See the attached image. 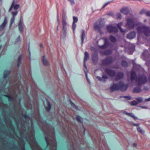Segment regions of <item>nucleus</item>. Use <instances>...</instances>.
<instances>
[{"label":"nucleus","mask_w":150,"mask_h":150,"mask_svg":"<svg viewBox=\"0 0 150 150\" xmlns=\"http://www.w3.org/2000/svg\"><path fill=\"white\" fill-rule=\"evenodd\" d=\"M116 38H110V40L112 42H114L116 40Z\"/></svg>","instance_id":"a18cd8bd"},{"label":"nucleus","mask_w":150,"mask_h":150,"mask_svg":"<svg viewBox=\"0 0 150 150\" xmlns=\"http://www.w3.org/2000/svg\"><path fill=\"white\" fill-rule=\"evenodd\" d=\"M97 78L98 79V80L100 81H103L104 82H105L106 79H108V77L106 75H103L102 76V78H101L99 76H97Z\"/></svg>","instance_id":"4468645a"},{"label":"nucleus","mask_w":150,"mask_h":150,"mask_svg":"<svg viewBox=\"0 0 150 150\" xmlns=\"http://www.w3.org/2000/svg\"><path fill=\"white\" fill-rule=\"evenodd\" d=\"M104 25L103 23L101 21L98 23L96 24L94 26V29L95 30H98L101 33V30Z\"/></svg>","instance_id":"423d86ee"},{"label":"nucleus","mask_w":150,"mask_h":150,"mask_svg":"<svg viewBox=\"0 0 150 150\" xmlns=\"http://www.w3.org/2000/svg\"><path fill=\"white\" fill-rule=\"evenodd\" d=\"M123 24V23L122 22H121L118 23L117 25L121 32L123 33H125L126 32L127 30L126 29L124 30L122 28L121 26Z\"/></svg>","instance_id":"f8f14e48"},{"label":"nucleus","mask_w":150,"mask_h":150,"mask_svg":"<svg viewBox=\"0 0 150 150\" xmlns=\"http://www.w3.org/2000/svg\"><path fill=\"white\" fill-rule=\"evenodd\" d=\"M136 36V33L134 31H132L127 35V38H135Z\"/></svg>","instance_id":"6ab92c4d"},{"label":"nucleus","mask_w":150,"mask_h":150,"mask_svg":"<svg viewBox=\"0 0 150 150\" xmlns=\"http://www.w3.org/2000/svg\"><path fill=\"white\" fill-rule=\"evenodd\" d=\"M73 23H75L77 22L78 21V18L77 17L73 16Z\"/></svg>","instance_id":"f704fd0d"},{"label":"nucleus","mask_w":150,"mask_h":150,"mask_svg":"<svg viewBox=\"0 0 150 150\" xmlns=\"http://www.w3.org/2000/svg\"><path fill=\"white\" fill-rule=\"evenodd\" d=\"M136 99L137 100V101L138 102V103H140L143 100V99L141 97H139V98H136Z\"/></svg>","instance_id":"473e14b6"},{"label":"nucleus","mask_w":150,"mask_h":150,"mask_svg":"<svg viewBox=\"0 0 150 150\" xmlns=\"http://www.w3.org/2000/svg\"><path fill=\"white\" fill-rule=\"evenodd\" d=\"M129 11V8L127 7H123L120 10V12L121 13H123L126 15L128 14Z\"/></svg>","instance_id":"9d476101"},{"label":"nucleus","mask_w":150,"mask_h":150,"mask_svg":"<svg viewBox=\"0 0 150 150\" xmlns=\"http://www.w3.org/2000/svg\"><path fill=\"white\" fill-rule=\"evenodd\" d=\"M146 76L144 75H139L135 79L136 82L139 85H141L145 83L147 81Z\"/></svg>","instance_id":"20e7f679"},{"label":"nucleus","mask_w":150,"mask_h":150,"mask_svg":"<svg viewBox=\"0 0 150 150\" xmlns=\"http://www.w3.org/2000/svg\"><path fill=\"white\" fill-rule=\"evenodd\" d=\"M14 3L15 1L14 0H13L12 2V4L9 9V11H10L12 10L13 8L15 10H16L19 8L20 5L18 4H16L14 5Z\"/></svg>","instance_id":"9b49d317"},{"label":"nucleus","mask_w":150,"mask_h":150,"mask_svg":"<svg viewBox=\"0 0 150 150\" xmlns=\"http://www.w3.org/2000/svg\"><path fill=\"white\" fill-rule=\"evenodd\" d=\"M137 30L139 34L143 33L146 36H150V27L145 25L142 24L138 26L137 28Z\"/></svg>","instance_id":"f03ea898"},{"label":"nucleus","mask_w":150,"mask_h":150,"mask_svg":"<svg viewBox=\"0 0 150 150\" xmlns=\"http://www.w3.org/2000/svg\"><path fill=\"white\" fill-rule=\"evenodd\" d=\"M126 23L125 26L128 29L132 28L135 26L136 23L133 18L127 17L126 18Z\"/></svg>","instance_id":"7ed1b4c3"},{"label":"nucleus","mask_w":150,"mask_h":150,"mask_svg":"<svg viewBox=\"0 0 150 150\" xmlns=\"http://www.w3.org/2000/svg\"><path fill=\"white\" fill-rule=\"evenodd\" d=\"M114 61L112 57H107L102 61V64L103 65H108L111 64Z\"/></svg>","instance_id":"39448f33"},{"label":"nucleus","mask_w":150,"mask_h":150,"mask_svg":"<svg viewBox=\"0 0 150 150\" xmlns=\"http://www.w3.org/2000/svg\"><path fill=\"white\" fill-rule=\"evenodd\" d=\"M145 14L146 15V16H150V11H146V12L145 13Z\"/></svg>","instance_id":"79ce46f5"},{"label":"nucleus","mask_w":150,"mask_h":150,"mask_svg":"<svg viewBox=\"0 0 150 150\" xmlns=\"http://www.w3.org/2000/svg\"><path fill=\"white\" fill-rule=\"evenodd\" d=\"M85 73H86V78L87 79L88 81V77H87V73L86 72H85Z\"/></svg>","instance_id":"5fc2aeb1"},{"label":"nucleus","mask_w":150,"mask_h":150,"mask_svg":"<svg viewBox=\"0 0 150 150\" xmlns=\"http://www.w3.org/2000/svg\"><path fill=\"white\" fill-rule=\"evenodd\" d=\"M128 116H130L132 117L134 120H136L138 119V118L136 116H135L132 113H129L128 114Z\"/></svg>","instance_id":"393cba45"},{"label":"nucleus","mask_w":150,"mask_h":150,"mask_svg":"<svg viewBox=\"0 0 150 150\" xmlns=\"http://www.w3.org/2000/svg\"><path fill=\"white\" fill-rule=\"evenodd\" d=\"M121 64L122 66L124 67H126L128 66V63L125 60H122V62Z\"/></svg>","instance_id":"a878e982"},{"label":"nucleus","mask_w":150,"mask_h":150,"mask_svg":"<svg viewBox=\"0 0 150 150\" xmlns=\"http://www.w3.org/2000/svg\"><path fill=\"white\" fill-rule=\"evenodd\" d=\"M133 46L134 48V47H135L134 46V45H133Z\"/></svg>","instance_id":"69168bd1"},{"label":"nucleus","mask_w":150,"mask_h":150,"mask_svg":"<svg viewBox=\"0 0 150 150\" xmlns=\"http://www.w3.org/2000/svg\"><path fill=\"white\" fill-rule=\"evenodd\" d=\"M131 80L132 81H134V80L137 79V76L135 72L132 71L131 73Z\"/></svg>","instance_id":"ddd939ff"},{"label":"nucleus","mask_w":150,"mask_h":150,"mask_svg":"<svg viewBox=\"0 0 150 150\" xmlns=\"http://www.w3.org/2000/svg\"><path fill=\"white\" fill-rule=\"evenodd\" d=\"M150 101V97L147 99H145V101L147 102V101Z\"/></svg>","instance_id":"3c124183"},{"label":"nucleus","mask_w":150,"mask_h":150,"mask_svg":"<svg viewBox=\"0 0 150 150\" xmlns=\"http://www.w3.org/2000/svg\"><path fill=\"white\" fill-rule=\"evenodd\" d=\"M18 26L19 31L20 32H22L23 31V27L21 21L19 22Z\"/></svg>","instance_id":"aec40b11"},{"label":"nucleus","mask_w":150,"mask_h":150,"mask_svg":"<svg viewBox=\"0 0 150 150\" xmlns=\"http://www.w3.org/2000/svg\"><path fill=\"white\" fill-rule=\"evenodd\" d=\"M92 60L94 63L96 62L98 60L97 56L96 55L93 56L92 57Z\"/></svg>","instance_id":"5701e85b"},{"label":"nucleus","mask_w":150,"mask_h":150,"mask_svg":"<svg viewBox=\"0 0 150 150\" xmlns=\"http://www.w3.org/2000/svg\"><path fill=\"white\" fill-rule=\"evenodd\" d=\"M7 22V20L6 17H5L4 19V22L0 25V30H3Z\"/></svg>","instance_id":"dca6fc26"},{"label":"nucleus","mask_w":150,"mask_h":150,"mask_svg":"<svg viewBox=\"0 0 150 150\" xmlns=\"http://www.w3.org/2000/svg\"><path fill=\"white\" fill-rule=\"evenodd\" d=\"M76 27V25L75 23H73L72 28L73 31H74L75 30Z\"/></svg>","instance_id":"e433bc0d"},{"label":"nucleus","mask_w":150,"mask_h":150,"mask_svg":"<svg viewBox=\"0 0 150 150\" xmlns=\"http://www.w3.org/2000/svg\"><path fill=\"white\" fill-rule=\"evenodd\" d=\"M85 37V31L83 30H81V38H84Z\"/></svg>","instance_id":"72a5a7b5"},{"label":"nucleus","mask_w":150,"mask_h":150,"mask_svg":"<svg viewBox=\"0 0 150 150\" xmlns=\"http://www.w3.org/2000/svg\"><path fill=\"white\" fill-rule=\"evenodd\" d=\"M112 53V51L110 50H106L104 52V54L106 55H108Z\"/></svg>","instance_id":"2f4dec72"},{"label":"nucleus","mask_w":150,"mask_h":150,"mask_svg":"<svg viewBox=\"0 0 150 150\" xmlns=\"http://www.w3.org/2000/svg\"><path fill=\"white\" fill-rule=\"evenodd\" d=\"M133 145L134 147H136L137 146V144L135 143H134L133 144Z\"/></svg>","instance_id":"864d4df0"},{"label":"nucleus","mask_w":150,"mask_h":150,"mask_svg":"<svg viewBox=\"0 0 150 150\" xmlns=\"http://www.w3.org/2000/svg\"><path fill=\"white\" fill-rule=\"evenodd\" d=\"M84 38H81V43L82 44L83 42Z\"/></svg>","instance_id":"4d7b16f0"},{"label":"nucleus","mask_w":150,"mask_h":150,"mask_svg":"<svg viewBox=\"0 0 150 150\" xmlns=\"http://www.w3.org/2000/svg\"><path fill=\"white\" fill-rule=\"evenodd\" d=\"M149 82H150V76L149 77Z\"/></svg>","instance_id":"680f3d73"},{"label":"nucleus","mask_w":150,"mask_h":150,"mask_svg":"<svg viewBox=\"0 0 150 150\" xmlns=\"http://www.w3.org/2000/svg\"><path fill=\"white\" fill-rule=\"evenodd\" d=\"M10 73V72L9 71L6 70L4 71V79H6L9 74Z\"/></svg>","instance_id":"412c9836"},{"label":"nucleus","mask_w":150,"mask_h":150,"mask_svg":"<svg viewBox=\"0 0 150 150\" xmlns=\"http://www.w3.org/2000/svg\"><path fill=\"white\" fill-rule=\"evenodd\" d=\"M141 89L140 87H136L133 90V92L134 93H137L141 91Z\"/></svg>","instance_id":"a211bd4d"},{"label":"nucleus","mask_w":150,"mask_h":150,"mask_svg":"<svg viewBox=\"0 0 150 150\" xmlns=\"http://www.w3.org/2000/svg\"><path fill=\"white\" fill-rule=\"evenodd\" d=\"M76 119L77 120L80 122H81V118L79 116H77L76 117Z\"/></svg>","instance_id":"c03bdc74"},{"label":"nucleus","mask_w":150,"mask_h":150,"mask_svg":"<svg viewBox=\"0 0 150 150\" xmlns=\"http://www.w3.org/2000/svg\"><path fill=\"white\" fill-rule=\"evenodd\" d=\"M72 5H73L74 4V0H69Z\"/></svg>","instance_id":"de8ad7c7"},{"label":"nucleus","mask_w":150,"mask_h":150,"mask_svg":"<svg viewBox=\"0 0 150 150\" xmlns=\"http://www.w3.org/2000/svg\"><path fill=\"white\" fill-rule=\"evenodd\" d=\"M138 104V102L135 100H133L130 103V104L132 105H136Z\"/></svg>","instance_id":"7c9ffc66"},{"label":"nucleus","mask_w":150,"mask_h":150,"mask_svg":"<svg viewBox=\"0 0 150 150\" xmlns=\"http://www.w3.org/2000/svg\"><path fill=\"white\" fill-rule=\"evenodd\" d=\"M127 85H125L123 82L120 81L118 84L113 83L110 86V88L111 92L120 89L122 92H125L127 89Z\"/></svg>","instance_id":"f257e3e1"},{"label":"nucleus","mask_w":150,"mask_h":150,"mask_svg":"<svg viewBox=\"0 0 150 150\" xmlns=\"http://www.w3.org/2000/svg\"><path fill=\"white\" fill-rule=\"evenodd\" d=\"M62 30L63 34L64 35H66L67 32V22L66 21V20L65 18H63L62 22Z\"/></svg>","instance_id":"6e6552de"},{"label":"nucleus","mask_w":150,"mask_h":150,"mask_svg":"<svg viewBox=\"0 0 150 150\" xmlns=\"http://www.w3.org/2000/svg\"><path fill=\"white\" fill-rule=\"evenodd\" d=\"M146 21H147V20H146V19H144V23L146 22Z\"/></svg>","instance_id":"052dcab7"},{"label":"nucleus","mask_w":150,"mask_h":150,"mask_svg":"<svg viewBox=\"0 0 150 150\" xmlns=\"http://www.w3.org/2000/svg\"><path fill=\"white\" fill-rule=\"evenodd\" d=\"M22 59V57L21 56H19L18 57V64L17 66L18 67L19 66V65L21 64V60Z\"/></svg>","instance_id":"cd10ccee"},{"label":"nucleus","mask_w":150,"mask_h":150,"mask_svg":"<svg viewBox=\"0 0 150 150\" xmlns=\"http://www.w3.org/2000/svg\"><path fill=\"white\" fill-rule=\"evenodd\" d=\"M129 38L131 40V39H132L133 38Z\"/></svg>","instance_id":"774afa93"},{"label":"nucleus","mask_w":150,"mask_h":150,"mask_svg":"<svg viewBox=\"0 0 150 150\" xmlns=\"http://www.w3.org/2000/svg\"><path fill=\"white\" fill-rule=\"evenodd\" d=\"M137 131L138 132H140V133H141V134H143L144 132V131L142 130V129H141L140 128V127H139V126L138 127H137Z\"/></svg>","instance_id":"c85d7f7f"},{"label":"nucleus","mask_w":150,"mask_h":150,"mask_svg":"<svg viewBox=\"0 0 150 150\" xmlns=\"http://www.w3.org/2000/svg\"><path fill=\"white\" fill-rule=\"evenodd\" d=\"M105 41L104 45L102 46V48H105L107 47L109 45V42L108 40V38H103Z\"/></svg>","instance_id":"f3484780"},{"label":"nucleus","mask_w":150,"mask_h":150,"mask_svg":"<svg viewBox=\"0 0 150 150\" xmlns=\"http://www.w3.org/2000/svg\"><path fill=\"white\" fill-rule=\"evenodd\" d=\"M71 103L72 106H73L76 109H78V107L77 106L75 105L74 103H73L72 101H71Z\"/></svg>","instance_id":"ea45409f"},{"label":"nucleus","mask_w":150,"mask_h":150,"mask_svg":"<svg viewBox=\"0 0 150 150\" xmlns=\"http://www.w3.org/2000/svg\"><path fill=\"white\" fill-rule=\"evenodd\" d=\"M89 59V54L86 52H85V56L84 59V62H86Z\"/></svg>","instance_id":"4be33fe9"},{"label":"nucleus","mask_w":150,"mask_h":150,"mask_svg":"<svg viewBox=\"0 0 150 150\" xmlns=\"http://www.w3.org/2000/svg\"><path fill=\"white\" fill-rule=\"evenodd\" d=\"M110 2H108L105 4L103 6L102 8H103L105 7L109 3H110Z\"/></svg>","instance_id":"09e8293b"},{"label":"nucleus","mask_w":150,"mask_h":150,"mask_svg":"<svg viewBox=\"0 0 150 150\" xmlns=\"http://www.w3.org/2000/svg\"><path fill=\"white\" fill-rule=\"evenodd\" d=\"M18 13V11H16L14 12H12L11 13L13 15V17H15V16L17 15Z\"/></svg>","instance_id":"4c0bfd02"},{"label":"nucleus","mask_w":150,"mask_h":150,"mask_svg":"<svg viewBox=\"0 0 150 150\" xmlns=\"http://www.w3.org/2000/svg\"><path fill=\"white\" fill-rule=\"evenodd\" d=\"M40 46L41 47H43L42 44H40Z\"/></svg>","instance_id":"bf43d9fd"},{"label":"nucleus","mask_w":150,"mask_h":150,"mask_svg":"<svg viewBox=\"0 0 150 150\" xmlns=\"http://www.w3.org/2000/svg\"><path fill=\"white\" fill-rule=\"evenodd\" d=\"M123 97L127 100H130L131 99V97L130 96H124Z\"/></svg>","instance_id":"37998d69"},{"label":"nucleus","mask_w":150,"mask_h":150,"mask_svg":"<svg viewBox=\"0 0 150 150\" xmlns=\"http://www.w3.org/2000/svg\"><path fill=\"white\" fill-rule=\"evenodd\" d=\"M42 62L43 64L44 65H47L48 64L47 62L46 58H45V56H43V57Z\"/></svg>","instance_id":"bb28decb"},{"label":"nucleus","mask_w":150,"mask_h":150,"mask_svg":"<svg viewBox=\"0 0 150 150\" xmlns=\"http://www.w3.org/2000/svg\"><path fill=\"white\" fill-rule=\"evenodd\" d=\"M57 30H58V26H57Z\"/></svg>","instance_id":"338daca9"},{"label":"nucleus","mask_w":150,"mask_h":150,"mask_svg":"<svg viewBox=\"0 0 150 150\" xmlns=\"http://www.w3.org/2000/svg\"><path fill=\"white\" fill-rule=\"evenodd\" d=\"M20 133H21V137L22 138V139L23 138L22 135V134L21 133V132H20Z\"/></svg>","instance_id":"e2e57ef3"},{"label":"nucleus","mask_w":150,"mask_h":150,"mask_svg":"<svg viewBox=\"0 0 150 150\" xmlns=\"http://www.w3.org/2000/svg\"><path fill=\"white\" fill-rule=\"evenodd\" d=\"M146 11L145 10H142L140 12V14H143L144 13L145 14V13L146 12Z\"/></svg>","instance_id":"49530a36"},{"label":"nucleus","mask_w":150,"mask_h":150,"mask_svg":"<svg viewBox=\"0 0 150 150\" xmlns=\"http://www.w3.org/2000/svg\"><path fill=\"white\" fill-rule=\"evenodd\" d=\"M47 106L46 108V110L47 111H49L51 109V105L49 102H47Z\"/></svg>","instance_id":"b1692460"},{"label":"nucleus","mask_w":150,"mask_h":150,"mask_svg":"<svg viewBox=\"0 0 150 150\" xmlns=\"http://www.w3.org/2000/svg\"><path fill=\"white\" fill-rule=\"evenodd\" d=\"M57 20L58 22H59L58 15L57 16Z\"/></svg>","instance_id":"13d9d810"},{"label":"nucleus","mask_w":150,"mask_h":150,"mask_svg":"<svg viewBox=\"0 0 150 150\" xmlns=\"http://www.w3.org/2000/svg\"><path fill=\"white\" fill-rule=\"evenodd\" d=\"M130 124L131 125L133 126H136L138 127L139 126V124H134L133 122H131L130 123Z\"/></svg>","instance_id":"58836bf2"},{"label":"nucleus","mask_w":150,"mask_h":150,"mask_svg":"<svg viewBox=\"0 0 150 150\" xmlns=\"http://www.w3.org/2000/svg\"><path fill=\"white\" fill-rule=\"evenodd\" d=\"M109 38H115V37L112 36H110Z\"/></svg>","instance_id":"0e129e2a"},{"label":"nucleus","mask_w":150,"mask_h":150,"mask_svg":"<svg viewBox=\"0 0 150 150\" xmlns=\"http://www.w3.org/2000/svg\"><path fill=\"white\" fill-rule=\"evenodd\" d=\"M124 113L125 114H126L127 115H128V114L129 113L128 112H124Z\"/></svg>","instance_id":"6e6d98bb"},{"label":"nucleus","mask_w":150,"mask_h":150,"mask_svg":"<svg viewBox=\"0 0 150 150\" xmlns=\"http://www.w3.org/2000/svg\"><path fill=\"white\" fill-rule=\"evenodd\" d=\"M105 71L108 75L111 77H114L116 75V73L115 71L109 68L105 69Z\"/></svg>","instance_id":"0eeeda50"},{"label":"nucleus","mask_w":150,"mask_h":150,"mask_svg":"<svg viewBox=\"0 0 150 150\" xmlns=\"http://www.w3.org/2000/svg\"><path fill=\"white\" fill-rule=\"evenodd\" d=\"M5 96L7 97L8 98V100L9 101H11L13 100L12 98L10 96L8 95H5Z\"/></svg>","instance_id":"a19ab883"},{"label":"nucleus","mask_w":150,"mask_h":150,"mask_svg":"<svg viewBox=\"0 0 150 150\" xmlns=\"http://www.w3.org/2000/svg\"><path fill=\"white\" fill-rule=\"evenodd\" d=\"M124 76V74L120 72H118L116 75L115 79L117 80H118L122 78Z\"/></svg>","instance_id":"2eb2a0df"},{"label":"nucleus","mask_w":150,"mask_h":150,"mask_svg":"<svg viewBox=\"0 0 150 150\" xmlns=\"http://www.w3.org/2000/svg\"><path fill=\"white\" fill-rule=\"evenodd\" d=\"M83 63H84V66L85 67L86 69V65L85 62H84V61Z\"/></svg>","instance_id":"603ef678"},{"label":"nucleus","mask_w":150,"mask_h":150,"mask_svg":"<svg viewBox=\"0 0 150 150\" xmlns=\"http://www.w3.org/2000/svg\"><path fill=\"white\" fill-rule=\"evenodd\" d=\"M15 17H12V18H11V21H10V27H11L13 23H14V20H15Z\"/></svg>","instance_id":"c756f323"},{"label":"nucleus","mask_w":150,"mask_h":150,"mask_svg":"<svg viewBox=\"0 0 150 150\" xmlns=\"http://www.w3.org/2000/svg\"><path fill=\"white\" fill-rule=\"evenodd\" d=\"M116 16L117 18L121 19L122 18L121 15L119 13H117L116 14Z\"/></svg>","instance_id":"c9c22d12"},{"label":"nucleus","mask_w":150,"mask_h":150,"mask_svg":"<svg viewBox=\"0 0 150 150\" xmlns=\"http://www.w3.org/2000/svg\"><path fill=\"white\" fill-rule=\"evenodd\" d=\"M140 107L142 108L145 109H147L148 108L147 107L145 106H140Z\"/></svg>","instance_id":"8fccbe9b"},{"label":"nucleus","mask_w":150,"mask_h":150,"mask_svg":"<svg viewBox=\"0 0 150 150\" xmlns=\"http://www.w3.org/2000/svg\"><path fill=\"white\" fill-rule=\"evenodd\" d=\"M107 29L108 31L110 33H115L117 32L118 31L116 27L111 25H108L107 27Z\"/></svg>","instance_id":"1a4fd4ad"}]
</instances>
